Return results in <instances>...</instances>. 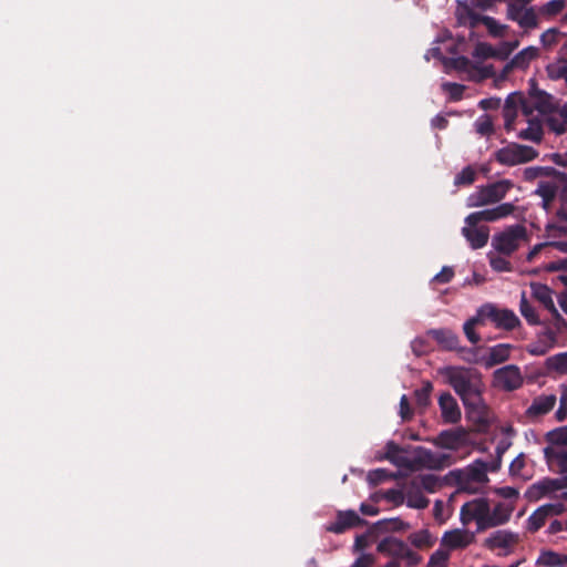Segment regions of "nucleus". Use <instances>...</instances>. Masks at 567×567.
Wrapping results in <instances>:
<instances>
[{
  "mask_svg": "<svg viewBox=\"0 0 567 567\" xmlns=\"http://www.w3.org/2000/svg\"><path fill=\"white\" fill-rule=\"evenodd\" d=\"M377 525L386 532H404L410 528V524L400 518L382 519Z\"/></svg>",
  "mask_w": 567,
  "mask_h": 567,
  "instance_id": "58836bf2",
  "label": "nucleus"
},
{
  "mask_svg": "<svg viewBox=\"0 0 567 567\" xmlns=\"http://www.w3.org/2000/svg\"><path fill=\"white\" fill-rule=\"evenodd\" d=\"M406 505L411 508L423 509L429 506V499L420 491H409L406 494Z\"/></svg>",
  "mask_w": 567,
  "mask_h": 567,
  "instance_id": "79ce46f5",
  "label": "nucleus"
},
{
  "mask_svg": "<svg viewBox=\"0 0 567 567\" xmlns=\"http://www.w3.org/2000/svg\"><path fill=\"white\" fill-rule=\"evenodd\" d=\"M519 311L529 324H539L538 313L536 309L528 302L524 293L519 302Z\"/></svg>",
  "mask_w": 567,
  "mask_h": 567,
  "instance_id": "c9c22d12",
  "label": "nucleus"
},
{
  "mask_svg": "<svg viewBox=\"0 0 567 567\" xmlns=\"http://www.w3.org/2000/svg\"><path fill=\"white\" fill-rule=\"evenodd\" d=\"M566 8V0H550L539 7L538 12L544 17H555Z\"/></svg>",
  "mask_w": 567,
  "mask_h": 567,
  "instance_id": "e433bc0d",
  "label": "nucleus"
},
{
  "mask_svg": "<svg viewBox=\"0 0 567 567\" xmlns=\"http://www.w3.org/2000/svg\"><path fill=\"white\" fill-rule=\"evenodd\" d=\"M476 132L482 136H488L494 132V125L488 116L480 118L476 123Z\"/></svg>",
  "mask_w": 567,
  "mask_h": 567,
  "instance_id": "4d7b16f0",
  "label": "nucleus"
},
{
  "mask_svg": "<svg viewBox=\"0 0 567 567\" xmlns=\"http://www.w3.org/2000/svg\"><path fill=\"white\" fill-rule=\"evenodd\" d=\"M518 47V41L503 42L498 49H496V59L506 60L512 52Z\"/></svg>",
  "mask_w": 567,
  "mask_h": 567,
  "instance_id": "13d9d810",
  "label": "nucleus"
},
{
  "mask_svg": "<svg viewBox=\"0 0 567 567\" xmlns=\"http://www.w3.org/2000/svg\"><path fill=\"white\" fill-rule=\"evenodd\" d=\"M547 70L551 79H563L567 85V59L559 61L557 64L549 65Z\"/></svg>",
  "mask_w": 567,
  "mask_h": 567,
  "instance_id": "09e8293b",
  "label": "nucleus"
},
{
  "mask_svg": "<svg viewBox=\"0 0 567 567\" xmlns=\"http://www.w3.org/2000/svg\"><path fill=\"white\" fill-rule=\"evenodd\" d=\"M485 321L483 317L481 316L480 309H477L476 315L468 320L465 321L463 326L464 334L466 336L467 340L472 344H477L481 341V336L475 331V328L478 326H484Z\"/></svg>",
  "mask_w": 567,
  "mask_h": 567,
  "instance_id": "7c9ffc66",
  "label": "nucleus"
},
{
  "mask_svg": "<svg viewBox=\"0 0 567 567\" xmlns=\"http://www.w3.org/2000/svg\"><path fill=\"white\" fill-rule=\"evenodd\" d=\"M450 475L457 486V492L468 494L480 493L489 481L486 463L482 460L474 461L463 470L452 471Z\"/></svg>",
  "mask_w": 567,
  "mask_h": 567,
  "instance_id": "f03ea898",
  "label": "nucleus"
},
{
  "mask_svg": "<svg viewBox=\"0 0 567 567\" xmlns=\"http://www.w3.org/2000/svg\"><path fill=\"white\" fill-rule=\"evenodd\" d=\"M478 309L484 321L489 320L497 329L512 331L520 326L519 318L511 309H501L493 303H485Z\"/></svg>",
  "mask_w": 567,
  "mask_h": 567,
  "instance_id": "0eeeda50",
  "label": "nucleus"
},
{
  "mask_svg": "<svg viewBox=\"0 0 567 567\" xmlns=\"http://www.w3.org/2000/svg\"><path fill=\"white\" fill-rule=\"evenodd\" d=\"M545 229L550 236H567V226L557 223H548Z\"/></svg>",
  "mask_w": 567,
  "mask_h": 567,
  "instance_id": "338daca9",
  "label": "nucleus"
},
{
  "mask_svg": "<svg viewBox=\"0 0 567 567\" xmlns=\"http://www.w3.org/2000/svg\"><path fill=\"white\" fill-rule=\"evenodd\" d=\"M474 404L465 402L464 406L466 409L468 417L476 423L478 426H488L489 424V409L484 403L482 394L477 396V401H473Z\"/></svg>",
  "mask_w": 567,
  "mask_h": 567,
  "instance_id": "a211bd4d",
  "label": "nucleus"
},
{
  "mask_svg": "<svg viewBox=\"0 0 567 567\" xmlns=\"http://www.w3.org/2000/svg\"><path fill=\"white\" fill-rule=\"evenodd\" d=\"M462 234L470 243L473 249H480L484 247L489 237V230L487 227L470 226L462 228Z\"/></svg>",
  "mask_w": 567,
  "mask_h": 567,
  "instance_id": "4be33fe9",
  "label": "nucleus"
},
{
  "mask_svg": "<svg viewBox=\"0 0 567 567\" xmlns=\"http://www.w3.org/2000/svg\"><path fill=\"white\" fill-rule=\"evenodd\" d=\"M483 20V24L487 28L488 33L494 38H501L508 28L506 24H501L495 18L486 17Z\"/></svg>",
  "mask_w": 567,
  "mask_h": 567,
  "instance_id": "c03bdc74",
  "label": "nucleus"
},
{
  "mask_svg": "<svg viewBox=\"0 0 567 567\" xmlns=\"http://www.w3.org/2000/svg\"><path fill=\"white\" fill-rule=\"evenodd\" d=\"M364 523L365 522L354 511H339L336 520L329 524L326 529L330 533L342 534Z\"/></svg>",
  "mask_w": 567,
  "mask_h": 567,
  "instance_id": "4468645a",
  "label": "nucleus"
},
{
  "mask_svg": "<svg viewBox=\"0 0 567 567\" xmlns=\"http://www.w3.org/2000/svg\"><path fill=\"white\" fill-rule=\"evenodd\" d=\"M546 440L556 447L567 446V426H561L549 431L546 434Z\"/></svg>",
  "mask_w": 567,
  "mask_h": 567,
  "instance_id": "ea45409f",
  "label": "nucleus"
},
{
  "mask_svg": "<svg viewBox=\"0 0 567 567\" xmlns=\"http://www.w3.org/2000/svg\"><path fill=\"white\" fill-rule=\"evenodd\" d=\"M561 181H539L534 194L542 198V208L546 213L553 210L554 202L559 197Z\"/></svg>",
  "mask_w": 567,
  "mask_h": 567,
  "instance_id": "9b49d317",
  "label": "nucleus"
},
{
  "mask_svg": "<svg viewBox=\"0 0 567 567\" xmlns=\"http://www.w3.org/2000/svg\"><path fill=\"white\" fill-rule=\"evenodd\" d=\"M525 9L526 8H525L524 3L518 4L515 2H509L507 4V12H506L507 19L518 22L519 17H522V12H524Z\"/></svg>",
  "mask_w": 567,
  "mask_h": 567,
  "instance_id": "bf43d9fd",
  "label": "nucleus"
},
{
  "mask_svg": "<svg viewBox=\"0 0 567 567\" xmlns=\"http://www.w3.org/2000/svg\"><path fill=\"white\" fill-rule=\"evenodd\" d=\"M384 498L395 505H401L403 504L405 497H404V494L402 491L400 489H396V488H391V489H388L385 493H384Z\"/></svg>",
  "mask_w": 567,
  "mask_h": 567,
  "instance_id": "e2e57ef3",
  "label": "nucleus"
},
{
  "mask_svg": "<svg viewBox=\"0 0 567 567\" xmlns=\"http://www.w3.org/2000/svg\"><path fill=\"white\" fill-rule=\"evenodd\" d=\"M546 124L548 128L556 134H561L566 131L567 124L557 115L556 110L553 113L546 114Z\"/></svg>",
  "mask_w": 567,
  "mask_h": 567,
  "instance_id": "de8ad7c7",
  "label": "nucleus"
},
{
  "mask_svg": "<svg viewBox=\"0 0 567 567\" xmlns=\"http://www.w3.org/2000/svg\"><path fill=\"white\" fill-rule=\"evenodd\" d=\"M441 374L445 377L463 404H474L473 401H477V396L483 392L482 375L475 369L449 365L441 370Z\"/></svg>",
  "mask_w": 567,
  "mask_h": 567,
  "instance_id": "f257e3e1",
  "label": "nucleus"
},
{
  "mask_svg": "<svg viewBox=\"0 0 567 567\" xmlns=\"http://www.w3.org/2000/svg\"><path fill=\"white\" fill-rule=\"evenodd\" d=\"M496 49L486 42H480L476 44L473 55L480 59H496Z\"/></svg>",
  "mask_w": 567,
  "mask_h": 567,
  "instance_id": "3c124183",
  "label": "nucleus"
},
{
  "mask_svg": "<svg viewBox=\"0 0 567 567\" xmlns=\"http://www.w3.org/2000/svg\"><path fill=\"white\" fill-rule=\"evenodd\" d=\"M519 137L535 143H539L543 138V131L540 126H529L519 133Z\"/></svg>",
  "mask_w": 567,
  "mask_h": 567,
  "instance_id": "5fc2aeb1",
  "label": "nucleus"
},
{
  "mask_svg": "<svg viewBox=\"0 0 567 567\" xmlns=\"http://www.w3.org/2000/svg\"><path fill=\"white\" fill-rule=\"evenodd\" d=\"M537 567H565L567 565V555H561L551 550L543 551L536 560Z\"/></svg>",
  "mask_w": 567,
  "mask_h": 567,
  "instance_id": "2f4dec72",
  "label": "nucleus"
},
{
  "mask_svg": "<svg viewBox=\"0 0 567 567\" xmlns=\"http://www.w3.org/2000/svg\"><path fill=\"white\" fill-rule=\"evenodd\" d=\"M548 368L556 370L560 373L567 372V351L555 354L547 359Z\"/></svg>",
  "mask_w": 567,
  "mask_h": 567,
  "instance_id": "49530a36",
  "label": "nucleus"
},
{
  "mask_svg": "<svg viewBox=\"0 0 567 567\" xmlns=\"http://www.w3.org/2000/svg\"><path fill=\"white\" fill-rule=\"evenodd\" d=\"M400 416L403 421L411 420L413 416V410L405 394H403L400 399Z\"/></svg>",
  "mask_w": 567,
  "mask_h": 567,
  "instance_id": "680f3d73",
  "label": "nucleus"
},
{
  "mask_svg": "<svg viewBox=\"0 0 567 567\" xmlns=\"http://www.w3.org/2000/svg\"><path fill=\"white\" fill-rule=\"evenodd\" d=\"M449 559L450 553L439 548L430 556L426 567H447Z\"/></svg>",
  "mask_w": 567,
  "mask_h": 567,
  "instance_id": "a18cd8bd",
  "label": "nucleus"
},
{
  "mask_svg": "<svg viewBox=\"0 0 567 567\" xmlns=\"http://www.w3.org/2000/svg\"><path fill=\"white\" fill-rule=\"evenodd\" d=\"M454 277V270L451 267H443L442 270L434 277V280L440 284H447Z\"/></svg>",
  "mask_w": 567,
  "mask_h": 567,
  "instance_id": "774afa93",
  "label": "nucleus"
},
{
  "mask_svg": "<svg viewBox=\"0 0 567 567\" xmlns=\"http://www.w3.org/2000/svg\"><path fill=\"white\" fill-rule=\"evenodd\" d=\"M512 349L513 346L509 343H499L491 347L488 355L484 359L485 368L489 369L507 361L511 357Z\"/></svg>",
  "mask_w": 567,
  "mask_h": 567,
  "instance_id": "393cba45",
  "label": "nucleus"
},
{
  "mask_svg": "<svg viewBox=\"0 0 567 567\" xmlns=\"http://www.w3.org/2000/svg\"><path fill=\"white\" fill-rule=\"evenodd\" d=\"M444 350H458L460 338L450 329H432L427 332Z\"/></svg>",
  "mask_w": 567,
  "mask_h": 567,
  "instance_id": "412c9836",
  "label": "nucleus"
},
{
  "mask_svg": "<svg viewBox=\"0 0 567 567\" xmlns=\"http://www.w3.org/2000/svg\"><path fill=\"white\" fill-rule=\"evenodd\" d=\"M475 540V535L466 529H452L443 534L441 539L442 546L449 550L466 548Z\"/></svg>",
  "mask_w": 567,
  "mask_h": 567,
  "instance_id": "ddd939ff",
  "label": "nucleus"
},
{
  "mask_svg": "<svg viewBox=\"0 0 567 567\" xmlns=\"http://www.w3.org/2000/svg\"><path fill=\"white\" fill-rule=\"evenodd\" d=\"M513 509V506L507 505L503 502L496 503L493 508L491 507V504H488L489 528H494L507 523L511 518Z\"/></svg>",
  "mask_w": 567,
  "mask_h": 567,
  "instance_id": "5701e85b",
  "label": "nucleus"
},
{
  "mask_svg": "<svg viewBox=\"0 0 567 567\" xmlns=\"http://www.w3.org/2000/svg\"><path fill=\"white\" fill-rule=\"evenodd\" d=\"M561 186L559 193V207L555 216L560 221H567V175H560Z\"/></svg>",
  "mask_w": 567,
  "mask_h": 567,
  "instance_id": "f704fd0d",
  "label": "nucleus"
},
{
  "mask_svg": "<svg viewBox=\"0 0 567 567\" xmlns=\"http://www.w3.org/2000/svg\"><path fill=\"white\" fill-rule=\"evenodd\" d=\"M494 157L502 165L515 166L535 159L538 157V152L528 145L511 143L496 151Z\"/></svg>",
  "mask_w": 567,
  "mask_h": 567,
  "instance_id": "423d86ee",
  "label": "nucleus"
},
{
  "mask_svg": "<svg viewBox=\"0 0 567 567\" xmlns=\"http://www.w3.org/2000/svg\"><path fill=\"white\" fill-rule=\"evenodd\" d=\"M423 452L421 461L431 468H440L442 467V463L434 458V455L431 451L420 447Z\"/></svg>",
  "mask_w": 567,
  "mask_h": 567,
  "instance_id": "0e129e2a",
  "label": "nucleus"
},
{
  "mask_svg": "<svg viewBox=\"0 0 567 567\" xmlns=\"http://www.w3.org/2000/svg\"><path fill=\"white\" fill-rule=\"evenodd\" d=\"M489 265H491L492 269L497 272L512 270L511 262L506 258L501 257V256H494V255L489 256Z\"/></svg>",
  "mask_w": 567,
  "mask_h": 567,
  "instance_id": "864d4df0",
  "label": "nucleus"
},
{
  "mask_svg": "<svg viewBox=\"0 0 567 567\" xmlns=\"http://www.w3.org/2000/svg\"><path fill=\"white\" fill-rule=\"evenodd\" d=\"M544 457L551 470L559 474H567V450L546 446Z\"/></svg>",
  "mask_w": 567,
  "mask_h": 567,
  "instance_id": "6ab92c4d",
  "label": "nucleus"
},
{
  "mask_svg": "<svg viewBox=\"0 0 567 567\" xmlns=\"http://www.w3.org/2000/svg\"><path fill=\"white\" fill-rule=\"evenodd\" d=\"M560 175H567L566 173L559 172L550 166H533L524 169V179L526 182H533L539 177H550L549 181H560Z\"/></svg>",
  "mask_w": 567,
  "mask_h": 567,
  "instance_id": "cd10ccee",
  "label": "nucleus"
},
{
  "mask_svg": "<svg viewBox=\"0 0 567 567\" xmlns=\"http://www.w3.org/2000/svg\"><path fill=\"white\" fill-rule=\"evenodd\" d=\"M519 106L526 115L530 114V109L526 99H524L519 93L509 94L505 100L504 105V117L506 120V125H508V123L516 117Z\"/></svg>",
  "mask_w": 567,
  "mask_h": 567,
  "instance_id": "aec40b11",
  "label": "nucleus"
},
{
  "mask_svg": "<svg viewBox=\"0 0 567 567\" xmlns=\"http://www.w3.org/2000/svg\"><path fill=\"white\" fill-rule=\"evenodd\" d=\"M515 210V206L512 203H503L498 206L489 209L471 213L466 218L465 223L470 226H477L481 221H496L512 215Z\"/></svg>",
  "mask_w": 567,
  "mask_h": 567,
  "instance_id": "9d476101",
  "label": "nucleus"
},
{
  "mask_svg": "<svg viewBox=\"0 0 567 567\" xmlns=\"http://www.w3.org/2000/svg\"><path fill=\"white\" fill-rule=\"evenodd\" d=\"M527 102L530 112L535 109L543 115L553 113L557 107V103L553 95L535 86L530 89Z\"/></svg>",
  "mask_w": 567,
  "mask_h": 567,
  "instance_id": "f8f14e48",
  "label": "nucleus"
},
{
  "mask_svg": "<svg viewBox=\"0 0 567 567\" xmlns=\"http://www.w3.org/2000/svg\"><path fill=\"white\" fill-rule=\"evenodd\" d=\"M441 416L446 424H456L461 421L462 413L457 401L450 392H443L439 396Z\"/></svg>",
  "mask_w": 567,
  "mask_h": 567,
  "instance_id": "dca6fc26",
  "label": "nucleus"
},
{
  "mask_svg": "<svg viewBox=\"0 0 567 567\" xmlns=\"http://www.w3.org/2000/svg\"><path fill=\"white\" fill-rule=\"evenodd\" d=\"M561 483L558 478H546L542 482L534 484L529 489L528 494H535L537 496H543L550 492L561 491Z\"/></svg>",
  "mask_w": 567,
  "mask_h": 567,
  "instance_id": "473e14b6",
  "label": "nucleus"
},
{
  "mask_svg": "<svg viewBox=\"0 0 567 567\" xmlns=\"http://www.w3.org/2000/svg\"><path fill=\"white\" fill-rule=\"evenodd\" d=\"M556 342V333L553 330H546L539 334V341L535 344H529L527 351L533 355H544Z\"/></svg>",
  "mask_w": 567,
  "mask_h": 567,
  "instance_id": "c756f323",
  "label": "nucleus"
},
{
  "mask_svg": "<svg viewBox=\"0 0 567 567\" xmlns=\"http://www.w3.org/2000/svg\"><path fill=\"white\" fill-rule=\"evenodd\" d=\"M390 477V474L384 468H377L372 470L368 473L367 480L370 485L377 486L388 480Z\"/></svg>",
  "mask_w": 567,
  "mask_h": 567,
  "instance_id": "603ef678",
  "label": "nucleus"
},
{
  "mask_svg": "<svg viewBox=\"0 0 567 567\" xmlns=\"http://www.w3.org/2000/svg\"><path fill=\"white\" fill-rule=\"evenodd\" d=\"M513 187L514 183L509 179L480 186L467 197V207H482L499 203Z\"/></svg>",
  "mask_w": 567,
  "mask_h": 567,
  "instance_id": "7ed1b4c3",
  "label": "nucleus"
},
{
  "mask_svg": "<svg viewBox=\"0 0 567 567\" xmlns=\"http://www.w3.org/2000/svg\"><path fill=\"white\" fill-rule=\"evenodd\" d=\"M518 25L523 29H534L538 25L537 14L533 7L526 8L519 17Z\"/></svg>",
  "mask_w": 567,
  "mask_h": 567,
  "instance_id": "a19ab883",
  "label": "nucleus"
},
{
  "mask_svg": "<svg viewBox=\"0 0 567 567\" xmlns=\"http://www.w3.org/2000/svg\"><path fill=\"white\" fill-rule=\"evenodd\" d=\"M532 295L539 301L550 313H556V307L553 300V290L543 284H532Z\"/></svg>",
  "mask_w": 567,
  "mask_h": 567,
  "instance_id": "c85d7f7f",
  "label": "nucleus"
},
{
  "mask_svg": "<svg viewBox=\"0 0 567 567\" xmlns=\"http://www.w3.org/2000/svg\"><path fill=\"white\" fill-rule=\"evenodd\" d=\"M420 483L421 486L430 493L435 492L440 487V480L433 474L422 475Z\"/></svg>",
  "mask_w": 567,
  "mask_h": 567,
  "instance_id": "6e6d98bb",
  "label": "nucleus"
},
{
  "mask_svg": "<svg viewBox=\"0 0 567 567\" xmlns=\"http://www.w3.org/2000/svg\"><path fill=\"white\" fill-rule=\"evenodd\" d=\"M523 375L515 364H508L499 368L493 373V383L495 386L505 391H514L523 385Z\"/></svg>",
  "mask_w": 567,
  "mask_h": 567,
  "instance_id": "1a4fd4ad",
  "label": "nucleus"
},
{
  "mask_svg": "<svg viewBox=\"0 0 567 567\" xmlns=\"http://www.w3.org/2000/svg\"><path fill=\"white\" fill-rule=\"evenodd\" d=\"M555 404L556 396L554 394L540 395L534 399L533 403L527 409L526 414L530 417L545 415L554 409Z\"/></svg>",
  "mask_w": 567,
  "mask_h": 567,
  "instance_id": "a878e982",
  "label": "nucleus"
},
{
  "mask_svg": "<svg viewBox=\"0 0 567 567\" xmlns=\"http://www.w3.org/2000/svg\"><path fill=\"white\" fill-rule=\"evenodd\" d=\"M565 35L558 29L551 28L546 30L540 35V42L545 48H551L553 45L558 43L559 37Z\"/></svg>",
  "mask_w": 567,
  "mask_h": 567,
  "instance_id": "8fccbe9b",
  "label": "nucleus"
},
{
  "mask_svg": "<svg viewBox=\"0 0 567 567\" xmlns=\"http://www.w3.org/2000/svg\"><path fill=\"white\" fill-rule=\"evenodd\" d=\"M476 179V171L473 166L468 165L464 167L454 178V185L460 186H470Z\"/></svg>",
  "mask_w": 567,
  "mask_h": 567,
  "instance_id": "4c0bfd02",
  "label": "nucleus"
},
{
  "mask_svg": "<svg viewBox=\"0 0 567 567\" xmlns=\"http://www.w3.org/2000/svg\"><path fill=\"white\" fill-rule=\"evenodd\" d=\"M526 239V228L514 225L493 237L492 245L501 254L512 255L518 249L519 243Z\"/></svg>",
  "mask_w": 567,
  "mask_h": 567,
  "instance_id": "6e6552de",
  "label": "nucleus"
},
{
  "mask_svg": "<svg viewBox=\"0 0 567 567\" xmlns=\"http://www.w3.org/2000/svg\"><path fill=\"white\" fill-rule=\"evenodd\" d=\"M538 56V49L527 47L518 52L505 66V72L513 69H526L529 63Z\"/></svg>",
  "mask_w": 567,
  "mask_h": 567,
  "instance_id": "bb28decb",
  "label": "nucleus"
},
{
  "mask_svg": "<svg viewBox=\"0 0 567 567\" xmlns=\"http://www.w3.org/2000/svg\"><path fill=\"white\" fill-rule=\"evenodd\" d=\"M517 543V536L507 530H496L484 542V546L491 550L508 548Z\"/></svg>",
  "mask_w": 567,
  "mask_h": 567,
  "instance_id": "b1692460",
  "label": "nucleus"
},
{
  "mask_svg": "<svg viewBox=\"0 0 567 567\" xmlns=\"http://www.w3.org/2000/svg\"><path fill=\"white\" fill-rule=\"evenodd\" d=\"M488 504L489 501L485 497L474 498L464 503L460 509V519L462 524L468 525L472 522H475L476 530L478 533L489 529Z\"/></svg>",
  "mask_w": 567,
  "mask_h": 567,
  "instance_id": "39448f33",
  "label": "nucleus"
},
{
  "mask_svg": "<svg viewBox=\"0 0 567 567\" xmlns=\"http://www.w3.org/2000/svg\"><path fill=\"white\" fill-rule=\"evenodd\" d=\"M464 11L466 13V16L468 17L470 19V27L471 28H475L477 27L480 23L483 24V20L484 18H486L487 16H482L477 12H475L474 8L468 6V4H465L464 6Z\"/></svg>",
  "mask_w": 567,
  "mask_h": 567,
  "instance_id": "052dcab7",
  "label": "nucleus"
},
{
  "mask_svg": "<svg viewBox=\"0 0 567 567\" xmlns=\"http://www.w3.org/2000/svg\"><path fill=\"white\" fill-rule=\"evenodd\" d=\"M433 384L431 381H423L422 386L413 393L416 406L424 411L431 404Z\"/></svg>",
  "mask_w": 567,
  "mask_h": 567,
  "instance_id": "72a5a7b5",
  "label": "nucleus"
},
{
  "mask_svg": "<svg viewBox=\"0 0 567 567\" xmlns=\"http://www.w3.org/2000/svg\"><path fill=\"white\" fill-rule=\"evenodd\" d=\"M567 416V388L564 389L560 400H559V408L556 411V419L558 421H564Z\"/></svg>",
  "mask_w": 567,
  "mask_h": 567,
  "instance_id": "69168bd1",
  "label": "nucleus"
},
{
  "mask_svg": "<svg viewBox=\"0 0 567 567\" xmlns=\"http://www.w3.org/2000/svg\"><path fill=\"white\" fill-rule=\"evenodd\" d=\"M377 550L392 558V560L403 561L406 567L417 566L422 557L412 550L408 544L395 537H385L377 546Z\"/></svg>",
  "mask_w": 567,
  "mask_h": 567,
  "instance_id": "20e7f679",
  "label": "nucleus"
},
{
  "mask_svg": "<svg viewBox=\"0 0 567 567\" xmlns=\"http://www.w3.org/2000/svg\"><path fill=\"white\" fill-rule=\"evenodd\" d=\"M563 511L561 504H546L537 508L528 518V528L530 532L540 529L549 516L558 515Z\"/></svg>",
  "mask_w": 567,
  "mask_h": 567,
  "instance_id": "f3484780",
  "label": "nucleus"
},
{
  "mask_svg": "<svg viewBox=\"0 0 567 567\" xmlns=\"http://www.w3.org/2000/svg\"><path fill=\"white\" fill-rule=\"evenodd\" d=\"M466 441V431L463 427L450 429L442 431L434 440V445L446 449L457 450Z\"/></svg>",
  "mask_w": 567,
  "mask_h": 567,
  "instance_id": "2eb2a0df",
  "label": "nucleus"
},
{
  "mask_svg": "<svg viewBox=\"0 0 567 567\" xmlns=\"http://www.w3.org/2000/svg\"><path fill=\"white\" fill-rule=\"evenodd\" d=\"M411 544L417 548L432 546L431 534L427 529H422L409 536Z\"/></svg>",
  "mask_w": 567,
  "mask_h": 567,
  "instance_id": "37998d69",
  "label": "nucleus"
}]
</instances>
